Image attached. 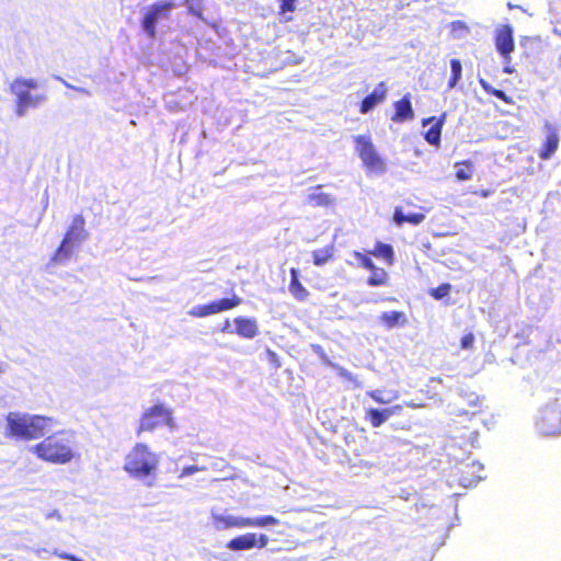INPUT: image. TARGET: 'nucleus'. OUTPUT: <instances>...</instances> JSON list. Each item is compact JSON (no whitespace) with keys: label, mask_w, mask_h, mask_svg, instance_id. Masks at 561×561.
<instances>
[{"label":"nucleus","mask_w":561,"mask_h":561,"mask_svg":"<svg viewBox=\"0 0 561 561\" xmlns=\"http://www.w3.org/2000/svg\"><path fill=\"white\" fill-rule=\"evenodd\" d=\"M85 220L82 215H76L65 234V239L72 243H81L87 240L88 232L84 229Z\"/></svg>","instance_id":"4468645a"},{"label":"nucleus","mask_w":561,"mask_h":561,"mask_svg":"<svg viewBox=\"0 0 561 561\" xmlns=\"http://www.w3.org/2000/svg\"><path fill=\"white\" fill-rule=\"evenodd\" d=\"M380 319L389 329L403 324L407 321L405 314L400 311L383 312Z\"/></svg>","instance_id":"393cba45"},{"label":"nucleus","mask_w":561,"mask_h":561,"mask_svg":"<svg viewBox=\"0 0 561 561\" xmlns=\"http://www.w3.org/2000/svg\"><path fill=\"white\" fill-rule=\"evenodd\" d=\"M162 425L168 426L170 431L176 427L171 410L163 404H156L144 412L138 432H152Z\"/></svg>","instance_id":"39448f33"},{"label":"nucleus","mask_w":561,"mask_h":561,"mask_svg":"<svg viewBox=\"0 0 561 561\" xmlns=\"http://www.w3.org/2000/svg\"><path fill=\"white\" fill-rule=\"evenodd\" d=\"M10 92L15 96L14 113L20 118L25 117L31 108H37L47 101L46 94H33L16 85H10Z\"/></svg>","instance_id":"0eeeda50"},{"label":"nucleus","mask_w":561,"mask_h":561,"mask_svg":"<svg viewBox=\"0 0 561 561\" xmlns=\"http://www.w3.org/2000/svg\"><path fill=\"white\" fill-rule=\"evenodd\" d=\"M390 408L393 411V415H400L402 412V405H400V404H396Z\"/></svg>","instance_id":"8fccbe9b"},{"label":"nucleus","mask_w":561,"mask_h":561,"mask_svg":"<svg viewBox=\"0 0 561 561\" xmlns=\"http://www.w3.org/2000/svg\"><path fill=\"white\" fill-rule=\"evenodd\" d=\"M51 422V419L42 415L9 413L7 416V430L10 436L31 440L44 436L48 424Z\"/></svg>","instance_id":"7ed1b4c3"},{"label":"nucleus","mask_w":561,"mask_h":561,"mask_svg":"<svg viewBox=\"0 0 561 561\" xmlns=\"http://www.w3.org/2000/svg\"><path fill=\"white\" fill-rule=\"evenodd\" d=\"M268 359L272 364H274L276 367H280V363L278 360V356L276 353L272 352L271 350H267Z\"/></svg>","instance_id":"c03bdc74"},{"label":"nucleus","mask_w":561,"mask_h":561,"mask_svg":"<svg viewBox=\"0 0 561 561\" xmlns=\"http://www.w3.org/2000/svg\"><path fill=\"white\" fill-rule=\"evenodd\" d=\"M45 517H46V519L55 518V519H57V520H59V522H60V520H62V517H61V515H60L59 511H57V510H54V511H51V512H48V513L45 515Z\"/></svg>","instance_id":"a18cd8bd"},{"label":"nucleus","mask_w":561,"mask_h":561,"mask_svg":"<svg viewBox=\"0 0 561 561\" xmlns=\"http://www.w3.org/2000/svg\"><path fill=\"white\" fill-rule=\"evenodd\" d=\"M490 94L496 96L500 100H506V94L502 90H497V89L493 88L492 91L490 92Z\"/></svg>","instance_id":"49530a36"},{"label":"nucleus","mask_w":561,"mask_h":561,"mask_svg":"<svg viewBox=\"0 0 561 561\" xmlns=\"http://www.w3.org/2000/svg\"><path fill=\"white\" fill-rule=\"evenodd\" d=\"M535 426L542 436L561 435V398L547 403L538 411Z\"/></svg>","instance_id":"20e7f679"},{"label":"nucleus","mask_w":561,"mask_h":561,"mask_svg":"<svg viewBox=\"0 0 561 561\" xmlns=\"http://www.w3.org/2000/svg\"><path fill=\"white\" fill-rule=\"evenodd\" d=\"M333 255V245H328L312 252L313 264L317 266L324 265Z\"/></svg>","instance_id":"cd10ccee"},{"label":"nucleus","mask_w":561,"mask_h":561,"mask_svg":"<svg viewBox=\"0 0 561 561\" xmlns=\"http://www.w3.org/2000/svg\"><path fill=\"white\" fill-rule=\"evenodd\" d=\"M374 254L377 256L383 257L386 260H392L393 250L390 244L379 242L376 245V250H375Z\"/></svg>","instance_id":"473e14b6"},{"label":"nucleus","mask_w":561,"mask_h":561,"mask_svg":"<svg viewBox=\"0 0 561 561\" xmlns=\"http://www.w3.org/2000/svg\"><path fill=\"white\" fill-rule=\"evenodd\" d=\"M449 285H443L440 286L439 288H437L435 290V293L433 294V296L437 299L442 298L444 295H446L449 290Z\"/></svg>","instance_id":"37998d69"},{"label":"nucleus","mask_w":561,"mask_h":561,"mask_svg":"<svg viewBox=\"0 0 561 561\" xmlns=\"http://www.w3.org/2000/svg\"><path fill=\"white\" fill-rule=\"evenodd\" d=\"M159 456L146 444L137 443L126 455L123 469L135 480L145 485H153V476L159 466Z\"/></svg>","instance_id":"f03ea898"},{"label":"nucleus","mask_w":561,"mask_h":561,"mask_svg":"<svg viewBox=\"0 0 561 561\" xmlns=\"http://www.w3.org/2000/svg\"><path fill=\"white\" fill-rule=\"evenodd\" d=\"M446 121V113H443L439 118L434 116L424 118L422 121L423 126L431 125V127L424 134L425 140L432 146H439L440 136L444 123Z\"/></svg>","instance_id":"f8f14e48"},{"label":"nucleus","mask_w":561,"mask_h":561,"mask_svg":"<svg viewBox=\"0 0 561 561\" xmlns=\"http://www.w3.org/2000/svg\"><path fill=\"white\" fill-rule=\"evenodd\" d=\"M451 414H455V415H463V414H467V411L462 410V409H453Z\"/></svg>","instance_id":"3c124183"},{"label":"nucleus","mask_w":561,"mask_h":561,"mask_svg":"<svg viewBox=\"0 0 561 561\" xmlns=\"http://www.w3.org/2000/svg\"><path fill=\"white\" fill-rule=\"evenodd\" d=\"M354 141L356 145V151L358 152L359 158L367 168L376 169L379 165H381V159L368 136H354Z\"/></svg>","instance_id":"9d476101"},{"label":"nucleus","mask_w":561,"mask_h":561,"mask_svg":"<svg viewBox=\"0 0 561 561\" xmlns=\"http://www.w3.org/2000/svg\"><path fill=\"white\" fill-rule=\"evenodd\" d=\"M504 71H505L506 73H512V72H513V69H512L511 67H508V66H505Z\"/></svg>","instance_id":"5fc2aeb1"},{"label":"nucleus","mask_w":561,"mask_h":561,"mask_svg":"<svg viewBox=\"0 0 561 561\" xmlns=\"http://www.w3.org/2000/svg\"><path fill=\"white\" fill-rule=\"evenodd\" d=\"M366 420L370 422L373 427H380L389 419L383 409L371 408L366 411Z\"/></svg>","instance_id":"bb28decb"},{"label":"nucleus","mask_w":561,"mask_h":561,"mask_svg":"<svg viewBox=\"0 0 561 561\" xmlns=\"http://www.w3.org/2000/svg\"><path fill=\"white\" fill-rule=\"evenodd\" d=\"M33 551H34V553H36V556H38V557H42V553L47 552V550H46V549H44V548L33 549Z\"/></svg>","instance_id":"603ef678"},{"label":"nucleus","mask_w":561,"mask_h":561,"mask_svg":"<svg viewBox=\"0 0 561 561\" xmlns=\"http://www.w3.org/2000/svg\"><path fill=\"white\" fill-rule=\"evenodd\" d=\"M479 82L485 92L490 93L492 91L493 88L484 79H480Z\"/></svg>","instance_id":"09e8293b"},{"label":"nucleus","mask_w":561,"mask_h":561,"mask_svg":"<svg viewBox=\"0 0 561 561\" xmlns=\"http://www.w3.org/2000/svg\"><path fill=\"white\" fill-rule=\"evenodd\" d=\"M319 190L320 187H317L313 192L308 194V204H310L313 207L329 206L333 204V198L329 194L320 192Z\"/></svg>","instance_id":"412c9836"},{"label":"nucleus","mask_w":561,"mask_h":561,"mask_svg":"<svg viewBox=\"0 0 561 561\" xmlns=\"http://www.w3.org/2000/svg\"><path fill=\"white\" fill-rule=\"evenodd\" d=\"M354 257L356 259V261L359 265H362L363 267H365L369 271H371L373 268L376 267L374 262L371 261V259H369L367 255H365L360 252L355 251Z\"/></svg>","instance_id":"c9c22d12"},{"label":"nucleus","mask_w":561,"mask_h":561,"mask_svg":"<svg viewBox=\"0 0 561 561\" xmlns=\"http://www.w3.org/2000/svg\"><path fill=\"white\" fill-rule=\"evenodd\" d=\"M387 283V273L383 268L375 267L371 270V275L367 280L369 286L376 287Z\"/></svg>","instance_id":"c756f323"},{"label":"nucleus","mask_w":561,"mask_h":561,"mask_svg":"<svg viewBox=\"0 0 561 561\" xmlns=\"http://www.w3.org/2000/svg\"><path fill=\"white\" fill-rule=\"evenodd\" d=\"M53 554H55L61 559L69 560V561H84L75 554H71L68 552H60L58 549H54Z\"/></svg>","instance_id":"a19ab883"},{"label":"nucleus","mask_w":561,"mask_h":561,"mask_svg":"<svg viewBox=\"0 0 561 561\" xmlns=\"http://www.w3.org/2000/svg\"><path fill=\"white\" fill-rule=\"evenodd\" d=\"M236 333L244 339H254L259 334L257 322L254 318L238 317L234 319Z\"/></svg>","instance_id":"dca6fc26"},{"label":"nucleus","mask_w":561,"mask_h":561,"mask_svg":"<svg viewBox=\"0 0 561 561\" xmlns=\"http://www.w3.org/2000/svg\"><path fill=\"white\" fill-rule=\"evenodd\" d=\"M186 7L188 9V12L192 14L197 15L198 18L202 16V1L201 0H186Z\"/></svg>","instance_id":"e433bc0d"},{"label":"nucleus","mask_w":561,"mask_h":561,"mask_svg":"<svg viewBox=\"0 0 561 561\" xmlns=\"http://www.w3.org/2000/svg\"><path fill=\"white\" fill-rule=\"evenodd\" d=\"M73 244L75 243H72L71 241L64 238L60 245L58 247V249L55 252L53 261L56 263L67 262L72 254Z\"/></svg>","instance_id":"4be33fe9"},{"label":"nucleus","mask_w":561,"mask_h":561,"mask_svg":"<svg viewBox=\"0 0 561 561\" xmlns=\"http://www.w3.org/2000/svg\"><path fill=\"white\" fill-rule=\"evenodd\" d=\"M242 299L236 295L232 298H224L211 301L207 305L194 306L188 314L193 317L204 318L210 314L219 313L221 311L230 310L241 304Z\"/></svg>","instance_id":"1a4fd4ad"},{"label":"nucleus","mask_w":561,"mask_h":561,"mask_svg":"<svg viewBox=\"0 0 561 561\" xmlns=\"http://www.w3.org/2000/svg\"><path fill=\"white\" fill-rule=\"evenodd\" d=\"M461 164L465 165L466 169H463V168L458 169L457 172H456V178L459 181L470 180L471 176H472L471 162L470 161H465Z\"/></svg>","instance_id":"f704fd0d"},{"label":"nucleus","mask_w":561,"mask_h":561,"mask_svg":"<svg viewBox=\"0 0 561 561\" xmlns=\"http://www.w3.org/2000/svg\"><path fill=\"white\" fill-rule=\"evenodd\" d=\"M268 543V537L264 534L256 535L254 533H247L232 538L227 542V548L231 551H244L253 548H265Z\"/></svg>","instance_id":"9b49d317"},{"label":"nucleus","mask_w":561,"mask_h":561,"mask_svg":"<svg viewBox=\"0 0 561 561\" xmlns=\"http://www.w3.org/2000/svg\"><path fill=\"white\" fill-rule=\"evenodd\" d=\"M425 219V215L421 213H409L404 214L400 207H396L393 213V222L397 226H402L404 222H409L411 225L417 226L423 222Z\"/></svg>","instance_id":"6ab92c4d"},{"label":"nucleus","mask_w":561,"mask_h":561,"mask_svg":"<svg viewBox=\"0 0 561 561\" xmlns=\"http://www.w3.org/2000/svg\"><path fill=\"white\" fill-rule=\"evenodd\" d=\"M55 78L57 80H59L67 88L72 89V90H75V91H77L79 93H82V94L87 95V96H91V92L88 89L82 88V87H75V85L70 84L69 82H67L65 79H62L59 76H56Z\"/></svg>","instance_id":"58836bf2"},{"label":"nucleus","mask_w":561,"mask_h":561,"mask_svg":"<svg viewBox=\"0 0 561 561\" xmlns=\"http://www.w3.org/2000/svg\"><path fill=\"white\" fill-rule=\"evenodd\" d=\"M473 341H474V336L472 333H468V334L463 335L460 341L461 347L463 350L470 348L473 344Z\"/></svg>","instance_id":"79ce46f5"},{"label":"nucleus","mask_w":561,"mask_h":561,"mask_svg":"<svg viewBox=\"0 0 561 561\" xmlns=\"http://www.w3.org/2000/svg\"><path fill=\"white\" fill-rule=\"evenodd\" d=\"M299 273L297 268H290V284L289 291L290 294L299 301H304L307 299L309 293L299 282Z\"/></svg>","instance_id":"aec40b11"},{"label":"nucleus","mask_w":561,"mask_h":561,"mask_svg":"<svg viewBox=\"0 0 561 561\" xmlns=\"http://www.w3.org/2000/svg\"><path fill=\"white\" fill-rule=\"evenodd\" d=\"M483 470V465L480 462H471L465 465L460 469V477L458 482L463 488H472L478 484L483 478L480 472Z\"/></svg>","instance_id":"ddd939ff"},{"label":"nucleus","mask_w":561,"mask_h":561,"mask_svg":"<svg viewBox=\"0 0 561 561\" xmlns=\"http://www.w3.org/2000/svg\"><path fill=\"white\" fill-rule=\"evenodd\" d=\"M383 410H385V412H386V414H387L388 419H390L391 416H393V411L391 410V408H390V407H389V408H385Z\"/></svg>","instance_id":"864d4df0"},{"label":"nucleus","mask_w":561,"mask_h":561,"mask_svg":"<svg viewBox=\"0 0 561 561\" xmlns=\"http://www.w3.org/2000/svg\"><path fill=\"white\" fill-rule=\"evenodd\" d=\"M229 327H230V323H229V321L227 320V321H226V323H225V327H224L222 331H228Z\"/></svg>","instance_id":"6e6d98bb"},{"label":"nucleus","mask_w":561,"mask_h":561,"mask_svg":"<svg viewBox=\"0 0 561 561\" xmlns=\"http://www.w3.org/2000/svg\"><path fill=\"white\" fill-rule=\"evenodd\" d=\"M447 31L451 32V33H465V32H469V28L463 22L455 21L448 25Z\"/></svg>","instance_id":"4c0bfd02"},{"label":"nucleus","mask_w":561,"mask_h":561,"mask_svg":"<svg viewBox=\"0 0 561 561\" xmlns=\"http://www.w3.org/2000/svg\"><path fill=\"white\" fill-rule=\"evenodd\" d=\"M512 33H513L512 27H511V26H508V25H504V26H503V28H501V30L499 31V34H497V35H512Z\"/></svg>","instance_id":"de8ad7c7"},{"label":"nucleus","mask_w":561,"mask_h":561,"mask_svg":"<svg viewBox=\"0 0 561 561\" xmlns=\"http://www.w3.org/2000/svg\"><path fill=\"white\" fill-rule=\"evenodd\" d=\"M387 92L388 89L385 82H380L379 84H377L374 91L362 101L360 113L367 114L368 112H370L375 106H377L385 100Z\"/></svg>","instance_id":"2eb2a0df"},{"label":"nucleus","mask_w":561,"mask_h":561,"mask_svg":"<svg viewBox=\"0 0 561 561\" xmlns=\"http://www.w3.org/2000/svg\"><path fill=\"white\" fill-rule=\"evenodd\" d=\"M175 7L176 4L173 0H162L149 5L142 20L144 30L149 35H154L156 26L167 20Z\"/></svg>","instance_id":"423d86ee"},{"label":"nucleus","mask_w":561,"mask_h":561,"mask_svg":"<svg viewBox=\"0 0 561 561\" xmlns=\"http://www.w3.org/2000/svg\"><path fill=\"white\" fill-rule=\"evenodd\" d=\"M279 522L272 515L259 516V517H245V528L257 527L266 528L277 525Z\"/></svg>","instance_id":"5701e85b"},{"label":"nucleus","mask_w":561,"mask_h":561,"mask_svg":"<svg viewBox=\"0 0 561 561\" xmlns=\"http://www.w3.org/2000/svg\"><path fill=\"white\" fill-rule=\"evenodd\" d=\"M450 78L448 80V89L453 90L458 85V82L460 81L462 77V65L459 59H451L450 60Z\"/></svg>","instance_id":"a878e982"},{"label":"nucleus","mask_w":561,"mask_h":561,"mask_svg":"<svg viewBox=\"0 0 561 561\" xmlns=\"http://www.w3.org/2000/svg\"><path fill=\"white\" fill-rule=\"evenodd\" d=\"M201 470H204V468H199L197 466H187L184 467L179 476L180 479H183L185 477L192 476Z\"/></svg>","instance_id":"ea45409f"},{"label":"nucleus","mask_w":561,"mask_h":561,"mask_svg":"<svg viewBox=\"0 0 561 561\" xmlns=\"http://www.w3.org/2000/svg\"><path fill=\"white\" fill-rule=\"evenodd\" d=\"M279 14L287 15L297 9L298 0H279Z\"/></svg>","instance_id":"72a5a7b5"},{"label":"nucleus","mask_w":561,"mask_h":561,"mask_svg":"<svg viewBox=\"0 0 561 561\" xmlns=\"http://www.w3.org/2000/svg\"><path fill=\"white\" fill-rule=\"evenodd\" d=\"M76 435L70 431H59L32 447L36 456L58 465L70 462L76 457Z\"/></svg>","instance_id":"f257e3e1"},{"label":"nucleus","mask_w":561,"mask_h":561,"mask_svg":"<svg viewBox=\"0 0 561 561\" xmlns=\"http://www.w3.org/2000/svg\"><path fill=\"white\" fill-rule=\"evenodd\" d=\"M367 394L379 404H389L392 400L398 398L397 391L393 392V394L391 396L390 392L386 393L385 391L379 389L368 391Z\"/></svg>","instance_id":"c85d7f7f"},{"label":"nucleus","mask_w":561,"mask_h":561,"mask_svg":"<svg viewBox=\"0 0 561 561\" xmlns=\"http://www.w3.org/2000/svg\"><path fill=\"white\" fill-rule=\"evenodd\" d=\"M414 112L410 100V94H405L401 100L394 103V115L392 116L393 122H404L412 119Z\"/></svg>","instance_id":"f3484780"},{"label":"nucleus","mask_w":561,"mask_h":561,"mask_svg":"<svg viewBox=\"0 0 561 561\" xmlns=\"http://www.w3.org/2000/svg\"><path fill=\"white\" fill-rule=\"evenodd\" d=\"M210 523L217 531L245 528V517L232 515L227 508L220 507H213L210 510Z\"/></svg>","instance_id":"6e6552de"},{"label":"nucleus","mask_w":561,"mask_h":561,"mask_svg":"<svg viewBox=\"0 0 561 561\" xmlns=\"http://www.w3.org/2000/svg\"><path fill=\"white\" fill-rule=\"evenodd\" d=\"M459 396L463 398V400L468 403L471 408H477L480 405V398L474 392H469L465 390L462 387H458L457 389Z\"/></svg>","instance_id":"7c9ffc66"},{"label":"nucleus","mask_w":561,"mask_h":561,"mask_svg":"<svg viewBox=\"0 0 561 561\" xmlns=\"http://www.w3.org/2000/svg\"><path fill=\"white\" fill-rule=\"evenodd\" d=\"M548 128V135L546 141L543 144L542 149L540 150L539 157L542 160H548L556 152L559 146V136L554 129L551 128L550 125H546Z\"/></svg>","instance_id":"a211bd4d"},{"label":"nucleus","mask_w":561,"mask_h":561,"mask_svg":"<svg viewBox=\"0 0 561 561\" xmlns=\"http://www.w3.org/2000/svg\"><path fill=\"white\" fill-rule=\"evenodd\" d=\"M496 38V49L504 57L505 62L508 64L511 61L510 54L514 50V37H495Z\"/></svg>","instance_id":"b1692460"},{"label":"nucleus","mask_w":561,"mask_h":561,"mask_svg":"<svg viewBox=\"0 0 561 561\" xmlns=\"http://www.w3.org/2000/svg\"><path fill=\"white\" fill-rule=\"evenodd\" d=\"M11 85H16L18 88L24 89L26 91L35 90L38 88V81L35 79L27 78H16Z\"/></svg>","instance_id":"2f4dec72"},{"label":"nucleus","mask_w":561,"mask_h":561,"mask_svg":"<svg viewBox=\"0 0 561 561\" xmlns=\"http://www.w3.org/2000/svg\"><path fill=\"white\" fill-rule=\"evenodd\" d=\"M408 405H409V407H412V408H415V407H416V405H415V404H413V403H409Z\"/></svg>","instance_id":"4d7b16f0"}]
</instances>
